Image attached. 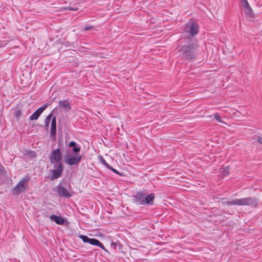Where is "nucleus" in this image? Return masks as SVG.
I'll return each instance as SVG.
<instances>
[{
  "label": "nucleus",
  "mask_w": 262,
  "mask_h": 262,
  "mask_svg": "<svg viewBox=\"0 0 262 262\" xmlns=\"http://www.w3.org/2000/svg\"><path fill=\"white\" fill-rule=\"evenodd\" d=\"M185 42L178 50L179 56L189 61L195 60L199 51L198 41L193 37H188L185 38Z\"/></svg>",
  "instance_id": "nucleus-1"
},
{
  "label": "nucleus",
  "mask_w": 262,
  "mask_h": 262,
  "mask_svg": "<svg viewBox=\"0 0 262 262\" xmlns=\"http://www.w3.org/2000/svg\"><path fill=\"white\" fill-rule=\"evenodd\" d=\"M258 200L255 197H247L241 199H236L226 202L227 205L248 206L253 208L257 206Z\"/></svg>",
  "instance_id": "nucleus-2"
},
{
  "label": "nucleus",
  "mask_w": 262,
  "mask_h": 262,
  "mask_svg": "<svg viewBox=\"0 0 262 262\" xmlns=\"http://www.w3.org/2000/svg\"><path fill=\"white\" fill-rule=\"evenodd\" d=\"M31 178L29 175H26L11 190L14 195H18L20 193L26 191L29 187L28 182Z\"/></svg>",
  "instance_id": "nucleus-3"
},
{
  "label": "nucleus",
  "mask_w": 262,
  "mask_h": 262,
  "mask_svg": "<svg viewBox=\"0 0 262 262\" xmlns=\"http://www.w3.org/2000/svg\"><path fill=\"white\" fill-rule=\"evenodd\" d=\"M82 159V156L79 154H68L64 157V162L70 165H76L79 164Z\"/></svg>",
  "instance_id": "nucleus-4"
},
{
  "label": "nucleus",
  "mask_w": 262,
  "mask_h": 262,
  "mask_svg": "<svg viewBox=\"0 0 262 262\" xmlns=\"http://www.w3.org/2000/svg\"><path fill=\"white\" fill-rule=\"evenodd\" d=\"M54 164V169L52 170L51 180L57 179L60 177L63 171L64 167L61 162L55 163Z\"/></svg>",
  "instance_id": "nucleus-5"
},
{
  "label": "nucleus",
  "mask_w": 262,
  "mask_h": 262,
  "mask_svg": "<svg viewBox=\"0 0 262 262\" xmlns=\"http://www.w3.org/2000/svg\"><path fill=\"white\" fill-rule=\"evenodd\" d=\"M50 162L51 164L61 162L62 159V154L59 148L54 149L49 155Z\"/></svg>",
  "instance_id": "nucleus-6"
},
{
  "label": "nucleus",
  "mask_w": 262,
  "mask_h": 262,
  "mask_svg": "<svg viewBox=\"0 0 262 262\" xmlns=\"http://www.w3.org/2000/svg\"><path fill=\"white\" fill-rule=\"evenodd\" d=\"M199 30V26L198 24L195 21H193L188 26L186 31L188 32L191 35V37H192L198 34Z\"/></svg>",
  "instance_id": "nucleus-7"
},
{
  "label": "nucleus",
  "mask_w": 262,
  "mask_h": 262,
  "mask_svg": "<svg viewBox=\"0 0 262 262\" xmlns=\"http://www.w3.org/2000/svg\"><path fill=\"white\" fill-rule=\"evenodd\" d=\"M145 197V192H138L134 196L133 200L134 202L139 205H145L144 198Z\"/></svg>",
  "instance_id": "nucleus-8"
},
{
  "label": "nucleus",
  "mask_w": 262,
  "mask_h": 262,
  "mask_svg": "<svg viewBox=\"0 0 262 262\" xmlns=\"http://www.w3.org/2000/svg\"><path fill=\"white\" fill-rule=\"evenodd\" d=\"M55 191L57 192L58 195L62 198H70L72 196L67 189L61 185L57 186L55 188Z\"/></svg>",
  "instance_id": "nucleus-9"
},
{
  "label": "nucleus",
  "mask_w": 262,
  "mask_h": 262,
  "mask_svg": "<svg viewBox=\"0 0 262 262\" xmlns=\"http://www.w3.org/2000/svg\"><path fill=\"white\" fill-rule=\"evenodd\" d=\"M50 131L51 137L55 138L56 134V120L55 116L52 119Z\"/></svg>",
  "instance_id": "nucleus-10"
},
{
  "label": "nucleus",
  "mask_w": 262,
  "mask_h": 262,
  "mask_svg": "<svg viewBox=\"0 0 262 262\" xmlns=\"http://www.w3.org/2000/svg\"><path fill=\"white\" fill-rule=\"evenodd\" d=\"M50 219L51 221H54L58 225H63L64 224L65 220L61 216H56L55 215H51L50 216Z\"/></svg>",
  "instance_id": "nucleus-11"
},
{
  "label": "nucleus",
  "mask_w": 262,
  "mask_h": 262,
  "mask_svg": "<svg viewBox=\"0 0 262 262\" xmlns=\"http://www.w3.org/2000/svg\"><path fill=\"white\" fill-rule=\"evenodd\" d=\"M155 199V194L154 193H150L149 194L147 195V193L145 192V197L144 199L145 202V205H152L154 203Z\"/></svg>",
  "instance_id": "nucleus-12"
},
{
  "label": "nucleus",
  "mask_w": 262,
  "mask_h": 262,
  "mask_svg": "<svg viewBox=\"0 0 262 262\" xmlns=\"http://www.w3.org/2000/svg\"><path fill=\"white\" fill-rule=\"evenodd\" d=\"M88 243L92 245L97 246L101 248L102 249H103V250L106 251L103 245L99 240L97 239L90 238Z\"/></svg>",
  "instance_id": "nucleus-13"
},
{
  "label": "nucleus",
  "mask_w": 262,
  "mask_h": 262,
  "mask_svg": "<svg viewBox=\"0 0 262 262\" xmlns=\"http://www.w3.org/2000/svg\"><path fill=\"white\" fill-rule=\"evenodd\" d=\"M59 106L60 107L64 108L66 111H70L71 109L68 100H60L59 102Z\"/></svg>",
  "instance_id": "nucleus-14"
},
{
  "label": "nucleus",
  "mask_w": 262,
  "mask_h": 262,
  "mask_svg": "<svg viewBox=\"0 0 262 262\" xmlns=\"http://www.w3.org/2000/svg\"><path fill=\"white\" fill-rule=\"evenodd\" d=\"M69 146L73 147L72 151L74 154H78L80 150V146L74 141H71L69 143Z\"/></svg>",
  "instance_id": "nucleus-15"
},
{
  "label": "nucleus",
  "mask_w": 262,
  "mask_h": 262,
  "mask_svg": "<svg viewBox=\"0 0 262 262\" xmlns=\"http://www.w3.org/2000/svg\"><path fill=\"white\" fill-rule=\"evenodd\" d=\"M245 13L246 16L249 18H253L254 17V13H253V10L251 7L249 5V6L245 7Z\"/></svg>",
  "instance_id": "nucleus-16"
},
{
  "label": "nucleus",
  "mask_w": 262,
  "mask_h": 262,
  "mask_svg": "<svg viewBox=\"0 0 262 262\" xmlns=\"http://www.w3.org/2000/svg\"><path fill=\"white\" fill-rule=\"evenodd\" d=\"M220 174L222 175V177H225L227 176L229 173V166H226L225 167H222L220 170Z\"/></svg>",
  "instance_id": "nucleus-17"
},
{
  "label": "nucleus",
  "mask_w": 262,
  "mask_h": 262,
  "mask_svg": "<svg viewBox=\"0 0 262 262\" xmlns=\"http://www.w3.org/2000/svg\"><path fill=\"white\" fill-rule=\"evenodd\" d=\"M41 112L38 110H36L35 112L30 117L31 120H37L40 115L41 114Z\"/></svg>",
  "instance_id": "nucleus-18"
},
{
  "label": "nucleus",
  "mask_w": 262,
  "mask_h": 262,
  "mask_svg": "<svg viewBox=\"0 0 262 262\" xmlns=\"http://www.w3.org/2000/svg\"><path fill=\"white\" fill-rule=\"evenodd\" d=\"M55 109H54L52 112L46 117L45 119V127L47 128H48L49 126V123L50 122V120L51 119L52 116L53 115L52 113L54 111Z\"/></svg>",
  "instance_id": "nucleus-19"
},
{
  "label": "nucleus",
  "mask_w": 262,
  "mask_h": 262,
  "mask_svg": "<svg viewBox=\"0 0 262 262\" xmlns=\"http://www.w3.org/2000/svg\"><path fill=\"white\" fill-rule=\"evenodd\" d=\"M13 115L17 120H19L22 115L21 110L17 107L13 113Z\"/></svg>",
  "instance_id": "nucleus-20"
},
{
  "label": "nucleus",
  "mask_w": 262,
  "mask_h": 262,
  "mask_svg": "<svg viewBox=\"0 0 262 262\" xmlns=\"http://www.w3.org/2000/svg\"><path fill=\"white\" fill-rule=\"evenodd\" d=\"M215 119L220 123L226 124L221 118V116L218 113H216L214 114Z\"/></svg>",
  "instance_id": "nucleus-21"
},
{
  "label": "nucleus",
  "mask_w": 262,
  "mask_h": 262,
  "mask_svg": "<svg viewBox=\"0 0 262 262\" xmlns=\"http://www.w3.org/2000/svg\"><path fill=\"white\" fill-rule=\"evenodd\" d=\"M79 237L84 243H89L90 238H89L86 235H80Z\"/></svg>",
  "instance_id": "nucleus-22"
},
{
  "label": "nucleus",
  "mask_w": 262,
  "mask_h": 262,
  "mask_svg": "<svg viewBox=\"0 0 262 262\" xmlns=\"http://www.w3.org/2000/svg\"><path fill=\"white\" fill-rule=\"evenodd\" d=\"M51 103H47L46 104H45L44 105H43L41 107H39V108H38L41 113H42L43 112L44 110H45L48 107V106H49L50 104H51Z\"/></svg>",
  "instance_id": "nucleus-23"
},
{
  "label": "nucleus",
  "mask_w": 262,
  "mask_h": 262,
  "mask_svg": "<svg viewBox=\"0 0 262 262\" xmlns=\"http://www.w3.org/2000/svg\"><path fill=\"white\" fill-rule=\"evenodd\" d=\"M100 160L101 163L105 166L106 167L108 166H109V164H107V163L105 161V160L104 159L102 156H100Z\"/></svg>",
  "instance_id": "nucleus-24"
},
{
  "label": "nucleus",
  "mask_w": 262,
  "mask_h": 262,
  "mask_svg": "<svg viewBox=\"0 0 262 262\" xmlns=\"http://www.w3.org/2000/svg\"><path fill=\"white\" fill-rule=\"evenodd\" d=\"M64 9L67 10H71V11H77L78 10V8L76 7H66L64 8Z\"/></svg>",
  "instance_id": "nucleus-25"
},
{
  "label": "nucleus",
  "mask_w": 262,
  "mask_h": 262,
  "mask_svg": "<svg viewBox=\"0 0 262 262\" xmlns=\"http://www.w3.org/2000/svg\"><path fill=\"white\" fill-rule=\"evenodd\" d=\"M241 2L242 5L244 6V7L249 6V5L247 0H241Z\"/></svg>",
  "instance_id": "nucleus-26"
},
{
  "label": "nucleus",
  "mask_w": 262,
  "mask_h": 262,
  "mask_svg": "<svg viewBox=\"0 0 262 262\" xmlns=\"http://www.w3.org/2000/svg\"><path fill=\"white\" fill-rule=\"evenodd\" d=\"M94 28V27L93 26H86L85 28H84L83 29V30H85V31H88V30H90L92 29H93Z\"/></svg>",
  "instance_id": "nucleus-27"
},
{
  "label": "nucleus",
  "mask_w": 262,
  "mask_h": 262,
  "mask_svg": "<svg viewBox=\"0 0 262 262\" xmlns=\"http://www.w3.org/2000/svg\"><path fill=\"white\" fill-rule=\"evenodd\" d=\"M120 244L119 243H112V246L113 247V248L114 249H116L117 248V246L119 245Z\"/></svg>",
  "instance_id": "nucleus-28"
},
{
  "label": "nucleus",
  "mask_w": 262,
  "mask_h": 262,
  "mask_svg": "<svg viewBox=\"0 0 262 262\" xmlns=\"http://www.w3.org/2000/svg\"><path fill=\"white\" fill-rule=\"evenodd\" d=\"M114 172L120 175V176H123L122 174L120 173L119 171H118L116 169H114L113 171Z\"/></svg>",
  "instance_id": "nucleus-29"
},
{
  "label": "nucleus",
  "mask_w": 262,
  "mask_h": 262,
  "mask_svg": "<svg viewBox=\"0 0 262 262\" xmlns=\"http://www.w3.org/2000/svg\"><path fill=\"white\" fill-rule=\"evenodd\" d=\"M257 141L259 143L262 144V137H259L257 139Z\"/></svg>",
  "instance_id": "nucleus-30"
},
{
  "label": "nucleus",
  "mask_w": 262,
  "mask_h": 262,
  "mask_svg": "<svg viewBox=\"0 0 262 262\" xmlns=\"http://www.w3.org/2000/svg\"><path fill=\"white\" fill-rule=\"evenodd\" d=\"M106 168H108V169H110V170H111L112 171H113V170H114V168H113L111 166H110V165H109V166H107L106 167Z\"/></svg>",
  "instance_id": "nucleus-31"
}]
</instances>
